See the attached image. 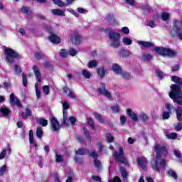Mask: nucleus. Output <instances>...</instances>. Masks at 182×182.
<instances>
[{
	"label": "nucleus",
	"mask_w": 182,
	"mask_h": 182,
	"mask_svg": "<svg viewBox=\"0 0 182 182\" xmlns=\"http://www.w3.org/2000/svg\"><path fill=\"white\" fill-rule=\"evenodd\" d=\"M169 97H171L175 103L182 105L181 86L176 84L171 85Z\"/></svg>",
	"instance_id": "f257e3e1"
},
{
	"label": "nucleus",
	"mask_w": 182,
	"mask_h": 182,
	"mask_svg": "<svg viewBox=\"0 0 182 182\" xmlns=\"http://www.w3.org/2000/svg\"><path fill=\"white\" fill-rule=\"evenodd\" d=\"M105 32H109L108 38L111 41L110 46L114 49L120 48V33L114 32L111 28H107Z\"/></svg>",
	"instance_id": "f03ea898"
},
{
	"label": "nucleus",
	"mask_w": 182,
	"mask_h": 182,
	"mask_svg": "<svg viewBox=\"0 0 182 182\" xmlns=\"http://www.w3.org/2000/svg\"><path fill=\"white\" fill-rule=\"evenodd\" d=\"M154 52L162 56L163 58H177V52L171 48H164V47H155L154 48Z\"/></svg>",
	"instance_id": "7ed1b4c3"
},
{
	"label": "nucleus",
	"mask_w": 182,
	"mask_h": 182,
	"mask_svg": "<svg viewBox=\"0 0 182 182\" xmlns=\"http://www.w3.org/2000/svg\"><path fill=\"white\" fill-rule=\"evenodd\" d=\"M6 55V60L9 63H15V59H19L20 55L19 53L15 51L12 48H6L4 49Z\"/></svg>",
	"instance_id": "20e7f679"
},
{
	"label": "nucleus",
	"mask_w": 182,
	"mask_h": 182,
	"mask_svg": "<svg viewBox=\"0 0 182 182\" xmlns=\"http://www.w3.org/2000/svg\"><path fill=\"white\" fill-rule=\"evenodd\" d=\"M86 154H90L89 149L85 147L78 149L77 151H75L74 161L77 163V164H83V159L79 156H86Z\"/></svg>",
	"instance_id": "39448f33"
},
{
	"label": "nucleus",
	"mask_w": 182,
	"mask_h": 182,
	"mask_svg": "<svg viewBox=\"0 0 182 182\" xmlns=\"http://www.w3.org/2000/svg\"><path fill=\"white\" fill-rule=\"evenodd\" d=\"M113 157L114 159H115L116 161H118V163H121V164H124L125 166H127V164H129V161H127V159H126V157L124 156V151H123V148L122 146L119 148V152H114Z\"/></svg>",
	"instance_id": "423d86ee"
},
{
	"label": "nucleus",
	"mask_w": 182,
	"mask_h": 182,
	"mask_svg": "<svg viewBox=\"0 0 182 182\" xmlns=\"http://www.w3.org/2000/svg\"><path fill=\"white\" fill-rule=\"evenodd\" d=\"M156 159H161V154H164L165 157L168 154V151L166 146H160L159 144L155 145Z\"/></svg>",
	"instance_id": "0eeeda50"
},
{
	"label": "nucleus",
	"mask_w": 182,
	"mask_h": 182,
	"mask_svg": "<svg viewBox=\"0 0 182 182\" xmlns=\"http://www.w3.org/2000/svg\"><path fill=\"white\" fill-rule=\"evenodd\" d=\"M107 85L105 82H101L100 87L97 89V92L101 96H105V97H107V99H112V94L107 89H106Z\"/></svg>",
	"instance_id": "6e6552de"
},
{
	"label": "nucleus",
	"mask_w": 182,
	"mask_h": 182,
	"mask_svg": "<svg viewBox=\"0 0 182 182\" xmlns=\"http://www.w3.org/2000/svg\"><path fill=\"white\" fill-rule=\"evenodd\" d=\"M50 124L51 126V130L53 132H59L60 130V124L56 117H53L50 121Z\"/></svg>",
	"instance_id": "1a4fd4ad"
},
{
	"label": "nucleus",
	"mask_w": 182,
	"mask_h": 182,
	"mask_svg": "<svg viewBox=\"0 0 182 182\" xmlns=\"http://www.w3.org/2000/svg\"><path fill=\"white\" fill-rule=\"evenodd\" d=\"M89 156L94 159V166L98 169L102 168V163L97 159H99V154L97 152L95 151H92L90 154H89Z\"/></svg>",
	"instance_id": "9d476101"
},
{
	"label": "nucleus",
	"mask_w": 182,
	"mask_h": 182,
	"mask_svg": "<svg viewBox=\"0 0 182 182\" xmlns=\"http://www.w3.org/2000/svg\"><path fill=\"white\" fill-rule=\"evenodd\" d=\"M33 70L37 82L38 83H42V73H41V70H39V67H38V65H33Z\"/></svg>",
	"instance_id": "9b49d317"
},
{
	"label": "nucleus",
	"mask_w": 182,
	"mask_h": 182,
	"mask_svg": "<svg viewBox=\"0 0 182 182\" xmlns=\"http://www.w3.org/2000/svg\"><path fill=\"white\" fill-rule=\"evenodd\" d=\"M10 103L11 105H15L18 107H22V103L21 102V100L15 97V94L11 93L10 95Z\"/></svg>",
	"instance_id": "f8f14e48"
},
{
	"label": "nucleus",
	"mask_w": 182,
	"mask_h": 182,
	"mask_svg": "<svg viewBox=\"0 0 182 182\" xmlns=\"http://www.w3.org/2000/svg\"><path fill=\"white\" fill-rule=\"evenodd\" d=\"M53 2L55 5H58V6H60V8H63V6H66V5H72L75 0H67V3L62 1V0H53Z\"/></svg>",
	"instance_id": "ddd939ff"
},
{
	"label": "nucleus",
	"mask_w": 182,
	"mask_h": 182,
	"mask_svg": "<svg viewBox=\"0 0 182 182\" xmlns=\"http://www.w3.org/2000/svg\"><path fill=\"white\" fill-rule=\"evenodd\" d=\"M48 39L50 42L52 43H54L55 45H59L60 42H62V40L60 39V37L58 36V35L53 33L49 36Z\"/></svg>",
	"instance_id": "4468645a"
},
{
	"label": "nucleus",
	"mask_w": 182,
	"mask_h": 182,
	"mask_svg": "<svg viewBox=\"0 0 182 182\" xmlns=\"http://www.w3.org/2000/svg\"><path fill=\"white\" fill-rule=\"evenodd\" d=\"M105 21L108 22V25L113 26L116 24V18H114V14H107L105 16Z\"/></svg>",
	"instance_id": "2eb2a0df"
},
{
	"label": "nucleus",
	"mask_w": 182,
	"mask_h": 182,
	"mask_svg": "<svg viewBox=\"0 0 182 182\" xmlns=\"http://www.w3.org/2000/svg\"><path fill=\"white\" fill-rule=\"evenodd\" d=\"M97 73L101 79H103V77L107 75V70H106L105 67L102 66L97 69Z\"/></svg>",
	"instance_id": "dca6fc26"
},
{
	"label": "nucleus",
	"mask_w": 182,
	"mask_h": 182,
	"mask_svg": "<svg viewBox=\"0 0 182 182\" xmlns=\"http://www.w3.org/2000/svg\"><path fill=\"white\" fill-rule=\"evenodd\" d=\"M119 55L123 58V59H126L127 58H129L132 56V52L126 50V49H121L119 52Z\"/></svg>",
	"instance_id": "f3484780"
},
{
	"label": "nucleus",
	"mask_w": 182,
	"mask_h": 182,
	"mask_svg": "<svg viewBox=\"0 0 182 182\" xmlns=\"http://www.w3.org/2000/svg\"><path fill=\"white\" fill-rule=\"evenodd\" d=\"M73 39L75 42V45H80L82 43V36L76 31L74 32V36L71 38V41H73Z\"/></svg>",
	"instance_id": "a211bd4d"
},
{
	"label": "nucleus",
	"mask_w": 182,
	"mask_h": 182,
	"mask_svg": "<svg viewBox=\"0 0 182 182\" xmlns=\"http://www.w3.org/2000/svg\"><path fill=\"white\" fill-rule=\"evenodd\" d=\"M127 114L132 119L134 122H139V117H137V114L132 110V109H127Z\"/></svg>",
	"instance_id": "6ab92c4d"
},
{
	"label": "nucleus",
	"mask_w": 182,
	"mask_h": 182,
	"mask_svg": "<svg viewBox=\"0 0 182 182\" xmlns=\"http://www.w3.org/2000/svg\"><path fill=\"white\" fill-rule=\"evenodd\" d=\"M174 110L176 114V119L178 122H182V107L178 106Z\"/></svg>",
	"instance_id": "aec40b11"
},
{
	"label": "nucleus",
	"mask_w": 182,
	"mask_h": 182,
	"mask_svg": "<svg viewBox=\"0 0 182 182\" xmlns=\"http://www.w3.org/2000/svg\"><path fill=\"white\" fill-rule=\"evenodd\" d=\"M136 163L141 168H144L146 167V163H147V159L146 158H136Z\"/></svg>",
	"instance_id": "412c9836"
},
{
	"label": "nucleus",
	"mask_w": 182,
	"mask_h": 182,
	"mask_svg": "<svg viewBox=\"0 0 182 182\" xmlns=\"http://www.w3.org/2000/svg\"><path fill=\"white\" fill-rule=\"evenodd\" d=\"M112 70H113L116 75H122V72H123L122 67L119 65V64H113L112 66Z\"/></svg>",
	"instance_id": "4be33fe9"
},
{
	"label": "nucleus",
	"mask_w": 182,
	"mask_h": 182,
	"mask_svg": "<svg viewBox=\"0 0 182 182\" xmlns=\"http://www.w3.org/2000/svg\"><path fill=\"white\" fill-rule=\"evenodd\" d=\"M31 116H32V110H31V109L29 108H26L25 112H23L21 113L22 119H23L24 120L28 119V117H31Z\"/></svg>",
	"instance_id": "5701e85b"
},
{
	"label": "nucleus",
	"mask_w": 182,
	"mask_h": 182,
	"mask_svg": "<svg viewBox=\"0 0 182 182\" xmlns=\"http://www.w3.org/2000/svg\"><path fill=\"white\" fill-rule=\"evenodd\" d=\"M51 12L53 14H54L55 16H65V11L60 9H52Z\"/></svg>",
	"instance_id": "b1692460"
},
{
	"label": "nucleus",
	"mask_w": 182,
	"mask_h": 182,
	"mask_svg": "<svg viewBox=\"0 0 182 182\" xmlns=\"http://www.w3.org/2000/svg\"><path fill=\"white\" fill-rule=\"evenodd\" d=\"M137 43L138 45H141V46H143V48H151L154 45L153 43L150 41H138Z\"/></svg>",
	"instance_id": "393cba45"
},
{
	"label": "nucleus",
	"mask_w": 182,
	"mask_h": 182,
	"mask_svg": "<svg viewBox=\"0 0 182 182\" xmlns=\"http://www.w3.org/2000/svg\"><path fill=\"white\" fill-rule=\"evenodd\" d=\"M141 9L143 11L144 15H148L149 12H151V11L153 10V8H151L150 5L146 4L145 6H142Z\"/></svg>",
	"instance_id": "a878e982"
},
{
	"label": "nucleus",
	"mask_w": 182,
	"mask_h": 182,
	"mask_svg": "<svg viewBox=\"0 0 182 182\" xmlns=\"http://www.w3.org/2000/svg\"><path fill=\"white\" fill-rule=\"evenodd\" d=\"M119 171L121 173L122 178H124V180H126V178H127V176H129V173H127V170H126V168L120 166Z\"/></svg>",
	"instance_id": "bb28decb"
},
{
	"label": "nucleus",
	"mask_w": 182,
	"mask_h": 182,
	"mask_svg": "<svg viewBox=\"0 0 182 182\" xmlns=\"http://www.w3.org/2000/svg\"><path fill=\"white\" fill-rule=\"evenodd\" d=\"M36 123L43 127L48 126V120L43 118L36 119Z\"/></svg>",
	"instance_id": "cd10ccee"
},
{
	"label": "nucleus",
	"mask_w": 182,
	"mask_h": 182,
	"mask_svg": "<svg viewBox=\"0 0 182 182\" xmlns=\"http://www.w3.org/2000/svg\"><path fill=\"white\" fill-rule=\"evenodd\" d=\"M171 81L176 83V85H180V86H182V80L178 76H171Z\"/></svg>",
	"instance_id": "c85d7f7f"
},
{
	"label": "nucleus",
	"mask_w": 182,
	"mask_h": 182,
	"mask_svg": "<svg viewBox=\"0 0 182 182\" xmlns=\"http://www.w3.org/2000/svg\"><path fill=\"white\" fill-rule=\"evenodd\" d=\"M36 134L40 140H42V137H43V130H42V127H37Z\"/></svg>",
	"instance_id": "c756f323"
},
{
	"label": "nucleus",
	"mask_w": 182,
	"mask_h": 182,
	"mask_svg": "<svg viewBox=\"0 0 182 182\" xmlns=\"http://www.w3.org/2000/svg\"><path fill=\"white\" fill-rule=\"evenodd\" d=\"M167 174L168 176L172 177V178H174L175 180H177V178L178 177V176H177V173H176L175 171L173 169L168 170Z\"/></svg>",
	"instance_id": "7c9ffc66"
},
{
	"label": "nucleus",
	"mask_w": 182,
	"mask_h": 182,
	"mask_svg": "<svg viewBox=\"0 0 182 182\" xmlns=\"http://www.w3.org/2000/svg\"><path fill=\"white\" fill-rule=\"evenodd\" d=\"M43 29L46 31V32H47L50 35L53 34V28H52V26L47 24H44Z\"/></svg>",
	"instance_id": "2f4dec72"
},
{
	"label": "nucleus",
	"mask_w": 182,
	"mask_h": 182,
	"mask_svg": "<svg viewBox=\"0 0 182 182\" xmlns=\"http://www.w3.org/2000/svg\"><path fill=\"white\" fill-rule=\"evenodd\" d=\"M0 112L2 113L3 116H9L11 114V110L6 107L0 108Z\"/></svg>",
	"instance_id": "473e14b6"
},
{
	"label": "nucleus",
	"mask_w": 182,
	"mask_h": 182,
	"mask_svg": "<svg viewBox=\"0 0 182 182\" xmlns=\"http://www.w3.org/2000/svg\"><path fill=\"white\" fill-rule=\"evenodd\" d=\"M94 116L100 123H101L102 124H105V119L102 118V114L97 112H94Z\"/></svg>",
	"instance_id": "72a5a7b5"
},
{
	"label": "nucleus",
	"mask_w": 182,
	"mask_h": 182,
	"mask_svg": "<svg viewBox=\"0 0 182 182\" xmlns=\"http://www.w3.org/2000/svg\"><path fill=\"white\" fill-rule=\"evenodd\" d=\"M152 168L153 170H155L156 173H160V166L159 164V161H157V159L154 161V164L152 165Z\"/></svg>",
	"instance_id": "f704fd0d"
},
{
	"label": "nucleus",
	"mask_w": 182,
	"mask_h": 182,
	"mask_svg": "<svg viewBox=\"0 0 182 182\" xmlns=\"http://www.w3.org/2000/svg\"><path fill=\"white\" fill-rule=\"evenodd\" d=\"M20 10L21 11L22 14H23L24 15H28V14L32 13V11H31V8L30 7H27L25 6H23Z\"/></svg>",
	"instance_id": "c9c22d12"
},
{
	"label": "nucleus",
	"mask_w": 182,
	"mask_h": 182,
	"mask_svg": "<svg viewBox=\"0 0 182 182\" xmlns=\"http://www.w3.org/2000/svg\"><path fill=\"white\" fill-rule=\"evenodd\" d=\"M171 114V112L164 111L162 114L163 120H168V119H170Z\"/></svg>",
	"instance_id": "e433bc0d"
},
{
	"label": "nucleus",
	"mask_w": 182,
	"mask_h": 182,
	"mask_svg": "<svg viewBox=\"0 0 182 182\" xmlns=\"http://www.w3.org/2000/svg\"><path fill=\"white\" fill-rule=\"evenodd\" d=\"M96 66H97V61L95 60H90L87 64V68H96Z\"/></svg>",
	"instance_id": "4c0bfd02"
},
{
	"label": "nucleus",
	"mask_w": 182,
	"mask_h": 182,
	"mask_svg": "<svg viewBox=\"0 0 182 182\" xmlns=\"http://www.w3.org/2000/svg\"><path fill=\"white\" fill-rule=\"evenodd\" d=\"M122 42L124 45H126L127 46H129L133 43V41H132L130 38H128L127 37L123 38Z\"/></svg>",
	"instance_id": "58836bf2"
},
{
	"label": "nucleus",
	"mask_w": 182,
	"mask_h": 182,
	"mask_svg": "<svg viewBox=\"0 0 182 182\" xmlns=\"http://www.w3.org/2000/svg\"><path fill=\"white\" fill-rule=\"evenodd\" d=\"M82 130L84 132V134L86 139H88L89 140H90L92 139V136H90V132H89V129H87V128L86 127H84L82 128Z\"/></svg>",
	"instance_id": "ea45409f"
},
{
	"label": "nucleus",
	"mask_w": 182,
	"mask_h": 182,
	"mask_svg": "<svg viewBox=\"0 0 182 182\" xmlns=\"http://www.w3.org/2000/svg\"><path fill=\"white\" fill-rule=\"evenodd\" d=\"M107 140L108 143H113L114 141V136L110 132L107 133Z\"/></svg>",
	"instance_id": "a19ab883"
},
{
	"label": "nucleus",
	"mask_w": 182,
	"mask_h": 182,
	"mask_svg": "<svg viewBox=\"0 0 182 182\" xmlns=\"http://www.w3.org/2000/svg\"><path fill=\"white\" fill-rule=\"evenodd\" d=\"M22 78H23V86L24 87H28V77H26V75L25 73H22Z\"/></svg>",
	"instance_id": "79ce46f5"
},
{
	"label": "nucleus",
	"mask_w": 182,
	"mask_h": 182,
	"mask_svg": "<svg viewBox=\"0 0 182 182\" xmlns=\"http://www.w3.org/2000/svg\"><path fill=\"white\" fill-rule=\"evenodd\" d=\"M162 21H168L170 19V14L167 12H164L161 14Z\"/></svg>",
	"instance_id": "37998d69"
},
{
	"label": "nucleus",
	"mask_w": 182,
	"mask_h": 182,
	"mask_svg": "<svg viewBox=\"0 0 182 182\" xmlns=\"http://www.w3.org/2000/svg\"><path fill=\"white\" fill-rule=\"evenodd\" d=\"M63 162V156L60 154H55V163Z\"/></svg>",
	"instance_id": "c03bdc74"
},
{
	"label": "nucleus",
	"mask_w": 182,
	"mask_h": 182,
	"mask_svg": "<svg viewBox=\"0 0 182 182\" xmlns=\"http://www.w3.org/2000/svg\"><path fill=\"white\" fill-rule=\"evenodd\" d=\"M60 56H61V58H68V51H66V50H65V49H61L60 50Z\"/></svg>",
	"instance_id": "a18cd8bd"
},
{
	"label": "nucleus",
	"mask_w": 182,
	"mask_h": 182,
	"mask_svg": "<svg viewBox=\"0 0 182 182\" xmlns=\"http://www.w3.org/2000/svg\"><path fill=\"white\" fill-rule=\"evenodd\" d=\"M119 75H121L122 76L123 79H126L127 80H129V79H130V77H131L130 74L127 72L122 71V73Z\"/></svg>",
	"instance_id": "49530a36"
},
{
	"label": "nucleus",
	"mask_w": 182,
	"mask_h": 182,
	"mask_svg": "<svg viewBox=\"0 0 182 182\" xmlns=\"http://www.w3.org/2000/svg\"><path fill=\"white\" fill-rule=\"evenodd\" d=\"M82 75L85 79H90V77L92 76L87 70H83Z\"/></svg>",
	"instance_id": "de8ad7c7"
},
{
	"label": "nucleus",
	"mask_w": 182,
	"mask_h": 182,
	"mask_svg": "<svg viewBox=\"0 0 182 182\" xmlns=\"http://www.w3.org/2000/svg\"><path fill=\"white\" fill-rule=\"evenodd\" d=\"M34 58H36L37 60H42V59H43L42 54L38 51L34 53Z\"/></svg>",
	"instance_id": "09e8293b"
},
{
	"label": "nucleus",
	"mask_w": 182,
	"mask_h": 182,
	"mask_svg": "<svg viewBox=\"0 0 182 182\" xmlns=\"http://www.w3.org/2000/svg\"><path fill=\"white\" fill-rule=\"evenodd\" d=\"M156 73L158 77H159L161 80H163L164 73H162V71L160 70V69H156Z\"/></svg>",
	"instance_id": "8fccbe9b"
},
{
	"label": "nucleus",
	"mask_w": 182,
	"mask_h": 182,
	"mask_svg": "<svg viewBox=\"0 0 182 182\" xmlns=\"http://www.w3.org/2000/svg\"><path fill=\"white\" fill-rule=\"evenodd\" d=\"M112 113H119L120 112V107L119 105H115L111 107Z\"/></svg>",
	"instance_id": "3c124183"
},
{
	"label": "nucleus",
	"mask_w": 182,
	"mask_h": 182,
	"mask_svg": "<svg viewBox=\"0 0 182 182\" xmlns=\"http://www.w3.org/2000/svg\"><path fill=\"white\" fill-rule=\"evenodd\" d=\"M6 165H3L1 168H0V176H4V174H5V173L6 172Z\"/></svg>",
	"instance_id": "603ef678"
},
{
	"label": "nucleus",
	"mask_w": 182,
	"mask_h": 182,
	"mask_svg": "<svg viewBox=\"0 0 182 182\" xmlns=\"http://www.w3.org/2000/svg\"><path fill=\"white\" fill-rule=\"evenodd\" d=\"M43 90L45 95H46L47 96H48V95H49V93H50V90L49 89V86L48 85L43 86Z\"/></svg>",
	"instance_id": "864d4df0"
},
{
	"label": "nucleus",
	"mask_w": 182,
	"mask_h": 182,
	"mask_svg": "<svg viewBox=\"0 0 182 182\" xmlns=\"http://www.w3.org/2000/svg\"><path fill=\"white\" fill-rule=\"evenodd\" d=\"M77 53V50H76L75 48H71L69 50V55L70 56H76V54Z\"/></svg>",
	"instance_id": "5fc2aeb1"
},
{
	"label": "nucleus",
	"mask_w": 182,
	"mask_h": 182,
	"mask_svg": "<svg viewBox=\"0 0 182 182\" xmlns=\"http://www.w3.org/2000/svg\"><path fill=\"white\" fill-rule=\"evenodd\" d=\"M14 69L17 75H21V73H22V69H21V67H19V65H15Z\"/></svg>",
	"instance_id": "6e6d98bb"
},
{
	"label": "nucleus",
	"mask_w": 182,
	"mask_h": 182,
	"mask_svg": "<svg viewBox=\"0 0 182 182\" xmlns=\"http://www.w3.org/2000/svg\"><path fill=\"white\" fill-rule=\"evenodd\" d=\"M173 154L175 156L177 157V159H182L181 153L180 152V151L176 149L173 150Z\"/></svg>",
	"instance_id": "4d7b16f0"
},
{
	"label": "nucleus",
	"mask_w": 182,
	"mask_h": 182,
	"mask_svg": "<svg viewBox=\"0 0 182 182\" xmlns=\"http://www.w3.org/2000/svg\"><path fill=\"white\" fill-rule=\"evenodd\" d=\"M70 108V105H69V103H68V102L64 101V102L63 103V110H68V109Z\"/></svg>",
	"instance_id": "13d9d810"
},
{
	"label": "nucleus",
	"mask_w": 182,
	"mask_h": 182,
	"mask_svg": "<svg viewBox=\"0 0 182 182\" xmlns=\"http://www.w3.org/2000/svg\"><path fill=\"white\" fill-rule=\"evenodd\" d=\"M168 137L171 140H176V139H177V134L176 132H172L169 135H168Z\"/></svg>",
	"instance_id": "bf43d9fd"
},
{
	"label": "nucleus",
	"mask_w": 182,
	"mask_h": 182,
	"mask_svg": "<svg viewBox=\"0 0 182 182\" xmlns=\"http://www.w3.org/2000/svg\"><path fill=\"white\" fill-rule=\"evenodd\" d=\"M176 132H180L182 129V124L178 122V124L174 125Z\"/></svg>",
	"instance_id": "052dcab7"
},
{
	"label": "nucleus",
	"mask_w": 182,
	"mask_h": 182,
	"mask_svg": "<svg viewBox=\"0 0 182 182\" xmlns=\"http://www.w3.org/2000/svg\"><path fill=\"white\" fill-rule=\"evenodd\" d=\"M108 182H122V179L119 176H115L113 179H109Z\"/></svg>",
	"instance_id": "680f3d73"
},
{
	"label": "nucleus",
	"mask_w": 182,
	"mask_h": 182,
	"mask_svg": "<svg viewBox=\"0 0 182 182\" xmlns=\"http://www.w3.org/2000/svg\"><path fill=\"white\" fill-rule=\"evenodd\" d=\"M122 33H125V35H129V33H130V30H129V28L127 27H122Z\"/></svg>",
	"instance_id": "e2e57ef3"
},
{
	"label": "nucleus",
	"mask_w": 182,
	"mask_h": 182,
	"mask_svg": "<svg viewBox=\"0 0 182 182\" xmlns=\"http://www.w3.org/2000/svg\"><path fill=\"white\" fill-rule=\"evenodd\" d=\"M5 156H6V149H4L0 153V160H4L5 159Z\"/></svg>",
	"instance_id": "0e129e2a"
},
{
	"label": "nucleus",
	"mask_w": 182,
	"mask_h": 182,
	"mask_svg": "<svg viewBox=\"0 0 182 182\" xmlns=\"http://www.w3.org/2000/svg\"><path fill=\"white\" fill-rule=\"evenodd\" d=\"M53 177H54L55 182H61L60 178L59 177V175L58 174V173H54Z\"/></svg>",
	"instance_id": "69168bd1"
},
{
	"label": "nucleus",
	"mask_w": 182,
	"mask_h": 182,
	"mask_svg": "<svg viewBox=\"0 0 182 182\" xmlns=\"http://www.w3.org/2000/svg\"><path fill=\"white\" fill-rule=\"evenodd\" d=\"M69 120L73 126H75V124H76V118L75 117H70Z\"/></svg>",
	"instance_id": "338daca9"
},
{
	"label": "nucleus",
	"mask_w": 182,
	"mask_h": 182,
	"mask_svg": "<svg viewBox=\"0 0 182 182\" xmlns=\"http://www.w3.org/2000/svg\"><path fill=\"white\" fill-rule=\"evenodd\" d=\"M140 118L142 119L143 122H147V120H149V117L144 113L141 114Z\"/></svg>",
	"instance_id": "774afa93"
}]
</instances>
